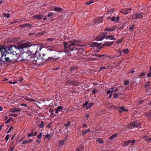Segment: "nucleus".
Wrapping results in <instances>:
<instances>
[{"label": "nucleus", "instance_id": "obj_41", "mask_svg": "<svg viewBox=\"0 0 151 151\" xmlns=\"http://www.w3.org/2000/svg\"><path fill=\"white\" fill-rule=\"evenodd\" d=\"M149 73L147 74V76L148 77H151V69L150 68L149 70Z\"/></svg>", "mask_w": 151, "mask_h": 151}, {"label": "nucleus", "instance_id": "obj_32", "mask_svg": "<svg viewBox=\"0 0 151 151\" xmlns=\"http://www.w3.org/2000/svg\"><path fill=\"white\" fill-rule=\"evenodd\" d=\"M63 109V107L62 106H59L57 107L56 109L59 112H60V111H61V110H62Z\"/></svg>", "mask_w": 151, "mask_h": 151}, {"label": "nucleus", "instance_id": "obj_36", "mask_svg": "<svg viewBox=\"0 0 151 151\" xmlns=\"http://www.w3.org/2000/svg\"><path fill=\"white\" fill-rule=\"evenodd\" d=\"M122 52L126 54H127L129 52V50L128 49H124L122 50Z\"/></svg>", "mask_w": 151, "mask_h": 151}, {"label": "nucleus", "instance_id": "obj_26", "mask_svg": "<svg viewBox=\"0 0 151 151\" xmlns=\"http://www.w3.org/2000/svg\"><path fill=\"white\" fill-rule=\"evenodd\" d=\"M46 33L45 31H43L41 32H40L38 33L37 35L39 36H42L44 35Z\"/></svg>", "mask_w": 151, "mask_h": 151}, {"label": "nucleus", "instance_id": "obj_50", "mask_svg": "<svg viewBox=\"0 0 151 151\" xmlns=\"http://www.w3.org/2000/svg\"><path fill=\"white\" fill-rule=\"evenodd\" d=\"M9 134H7L5 138V139L6 140V142H7L8 141V140L9 139Z\"/></svg>", "mask_w": 151, "mask_h": 151}, {"label": "nucleus", "instance_id": "obj_37", "mask_svg": "<svg viewBox=\"0 0 151 151\" xmlns=\"http://www.w3.org/2000/svg\"><path fill=\"white\" fill-rule=\"evenodd\" d=\"M83 149V148L81 147H79L77 148L76 151H81Z\"/></svg>", "mask_w": 151, "mask_h": 151}, {"label": "nucleus", "instance_id": "obj_1", "mask_svg": "<svg viewBox=\"0 0 151 151\" xmlns=\"http://www.w3.org/2000/svg\"><path fill=\"white\" fill-rule=\"evenodd\" d=\"M21 45L18 46H14L12 45H9L6 47L5 50L6 52H5L3 53L1 57L3 56H6L7 54H10L15 55V54H18L17 53V51L19 50L21 51L22 52V55L23 59L24 60H29V59L31 60V58L33 57L32 55L30 54L28 52V49L24 48L22 49L20 47Z\"/></svg>", "mask_w": 151, "mask_h": 151}, {"label": "nucleus", "instance_id": "obj_54", "mask_svg": "<svg viewBox=\"0 0 151 151\" xmlns=\"http://www.w3.org/2000/svg\"><path fill=\"white\" fill-rule=\"evenodd\" d=\"M70 123L69 122H68L67 123H65L64 124L65 127H67L69 126L70 124Z\"/></svg>", "mask_w": 151, "mask_h": 151}, {"label": "nucleus", "instance_id": "obj_58", "mask_svg": "<svg viewBox=\"0 0 151 151\" xmlns=\"http://www.w3.org/2000/svg\"><path fill=\"white\" fill-rule=\"evenodd\" d=\"M45 54H43V59L47 61L48 60V58L46 57L45 56Z\"/></svg>", "mask_w": 151, "mask_h": 151}, {"label": "nucleus", "instance_id": "obj_21", "mask_svg": "<svg viewBox=\"0 0 151 151\" xmlns=\"http://www.w3.org/2000/svg\"><path fill=\"white\" fill-rule=\"evenodd\" d=\"M90 131V129L88 128L87 129L85 130L84 131H82V135H84L85 134H86L88 132H89Z\"/></svg>", "mask_w": 151, "mask_h": 151}, {"label": "nucleus", "instance_id": "obj_38", "mask_svg": "<svg viewBox=\"0 0 151 151\" xmlns=\"http://www.w3.org/2000/svg\"><path fill=\"white\" fill-rule=\"evenodd\" d=\"M94 2V1L93 0H91L90 1H88L87 2H86V4L87 5H90L91 4H92Z\"/></svg>", "mask_w": 151, "mask_h": 151}, {"label": "nucleus", "instance_id": "obj_8", "mask_svg": "<svg viewBox=\"0 0 151 151\" xmlns=\"http://www.w3.org/2000/svg\"><path fill=\"white\" fill-rule=\"evenodd\" d=\"M142 138L145 139L146 142L148 143L151 142V138L148 136H143Z\"/></svg>", "mask_w": 151, "mask_h": 151}, {"label": "nucleus", "instance_id": "obj_7", "mask_svg": "<svg viewBox=\"0 0 151 151\" xmlns=\"http://www.w3.org/2000/svg\"><path fill=\"white\" fill-rule=\"evenodd\" d=\"M144 14L142 13H137L135 15V19H140L143 17L144 16Z\"/></svg>", "mask_w": 151, "mask_h": 151}, {"label": "nucleus", "instance_id": "obj_53", "mask_svg": "<svg viewBox=\"0 0 151 151\" xmlns=\"http://www.w3.org/2000/svg\"><path fill=\"white\" fill-rule=\"evenodd\" d=\"M4 16L7 18H9L10 16V14H8V13H5L4 14Z\"/></svg>", "mask_w": 151, "mask_h": 151}, {"label": "nucleus", "instance_id": "obj_44", "mask_svg": "<svg viewBox=\"0 0 151 151\" xmlns=\"http://www.w3.org/2000/svg\"><path fill=\"white\" fill-rule=\"evenodd\" d=\"M22 144H25L28 143V141L27 140H24L21 143Z\"/></svg>", "mask_w": 151, "mask_h": 151}, {"label": "nucleus", "instance_id": "obj_23", "mask_svg": "<svg viewBox=\"0 0 151 151\" xmlns=\"http://www.w3.org/2000/svg\"><path fill=\"white\" fill-rule=\"evenodd\" d=\"M120 110H119V112L120 113H121L124 111H127V110L124 109V107H120Z\"/></svg>", "mask_w": 151, "mask_h": 151}, {"label": "nucleus", "instance_id": "obj_20", "mask_svg": "<svg viewBox=\"0 0 151 151\" xmlns=\"http://www.w3.org/2000/svg\"><path fill=\"white\" fill-rule=\"evenodd\" d=\"M103 17H97L98 24L101 23L102 22L103 20Z\"/></svg>", "mask_w": 151, "mask_h": 151}, {"label": "nucleus", "instance_id": "obj_64", "mask_svg": "<svg viewBox=\"0 0 151 151\" xmlns=\"http://www.w3.org/2000/svg\"><path fill=\"white\" fill-rule=\"evenodd\" d=\"M87 127V124H82V128Z\"/></svg>", "mask_w": 151, "mask_h": 151}, {"label": "nucleus", "instance_id": "obj_6", "mask_svg": "<svg viewBox=\"0 0 151 151\" xmlns=\"http://www.w3.org/2000/svg\"><path fill=\"white\" fill-rule=\"evenodd\" d=\"M68 82L71 85H74L75 86H78L79 83L77 81H73L69 80L68 81Z\"/></svg>", "mask_w": 151, "mask_h": 151}, {"label": "nucleus", "instance_id": "obj_57", "mask_svg": "<svg viewBox=\"0 0 151 151\" xmlns=\"http://www.w3.org/2000/svg\"><path fill=\"white\" fill-rule=\"evenodd\" d=\"M37 138L39 139H40L42 137V132H40L39 134V135L37 136Z\"/></svg>", "mask_w": 151, "mask_h": 151}, {"label": "nucleus", "instance_id": "obj_25", "mask_svg": "<svg viewBox=\"0 0 151 151\" xmlns=\"http://www.w3.org/2000/svg\"><path fill=\"white\" fill-rule=\"evenodd\" d=\"M129 140L128 141H126L125 142L124 144H123L122 145V146L123 147H125L127 146L129 144Z\"/></svg>", "mask_w": 151, "mask_h": 151}, {"label": "nucleus", "instance_id": "obj_46", "mask_svg": "<svg viewBox=\"0 0 151 151\" xmlns=\"http://www.w3.org/2000/svg\"><path fill=\"white\" fill-rule=\"evenodd\" d=\"M9 116H12L14 117H16L18 116V115L17 114H10L9 115Z\"/></svg>", "mask_w": 151, "mask_h": 151}, {"label": "nucleus", "instance_id": "obj_15", "mask_svg": "<svg viewBox=\"0 0 151 151\" xmlns=\"http://www.w3.org/2000/svg\"><path fill=\"white\" fill-rule=\"evenodd\" d=\"M113 44V42H106L103 44V47L106 46H111Z\"/></svg>", "mask_w": 151, "mask_h": 151}, {"label": "nucleus", "instance_id": "obj_3", "mask_svg": "<svg viewBox=\"0 0 151 151\" xmlns=\"http://www.w3.org/2000/svg\"><path fill=\"white\" fill-rule=\"evenodd\" d=\"M20 47L22 49L25 48L27 49L28 47L29 52L30 54H31V55H36L37 52H39L38 50V46L37 44H32L30 42H28L21 44Z\"/></svg>", "mask_w": 151, "mask_h": 151}, {"label": "nucleus", "instance_id": "obj_2", "mask_svg": "<svg viewBox=\"0 0 151 151\" xmlns=\"http://www.w3.org/2000/svg\"><path fill=\"white\" fill-rule=\"evenodd\" d=\"M63 44L65 48L70 49L72 51L80 50L81 49V47L84 46V45L81 43L80 41H77L76 40H71L68 42H65Z\"/></svg>", "mask_w": 151, "mask_h": 151}, {"label": "nucleus", "instance_id": "obj_43", "mask_svg": "<svg viewBox=\"0 0 151 151\" xmlns=\"http://www.w3.org/2000/svg\"><path fill=\"white\" fill-rule=\"evenodd\" d=\"M109 19H111L112 21H116V17H109Z\"/></svg>", "mask_w": 151, "mask_h": 151}, {"label": "nucleus", "instance_id": "obj_31", "mask_svg": "<svg viewBox=\"0 0 151 151\" xmlns=\"http://www.w3.org/2000/svg\"><path fill=\"white\" fill-rule=\"evenodd\" d=\"M64 142L63 140H60L59 141V147H60L64 144Z\"/></svg>", "mask_w": 151, "mask_h": 151}, {"label": "nucleus", "instance_id": "obj_39", "mask_svg": "<svg viewBox=\"0 0 151 151\" xmlns=\"http://www.w3.org/2000/svg\"><path fill=\"white\" fill-rule=\"evenodd\" d=\"M55 40V39L53 38H47L46 40L50 42H52Z\"/></svg>", "mask_w": 151, "mask_h": 151}, {"label": "nucleus", "instance_id": "obj_13", "mask_svg": "<svg viewBox=\"0 0 151 151\" xmlns=\"http://www.w3.org/2000/svg\"><path fill=\"white\" fill-rule=\"evenodd\" d=\"M105 38V36L103 34H102L101 35L97 37L96 39V40L100 41L102 40Z\"/></svg>", "mask_w": 151, "mask_h": 151}, {"label": "nucleus", "instance_id": "obj_34", "mask_svg": "<svg viewBox=\"0 0 151 151\" xmlns=\"http://www.w3.org/2000/svg\"><path fill=\"white\" fill-rule=\"evenodd\" d=\"M17 108H12L11 109L10 112L12 113H14L17 112Z\"/></svg>", "mask_w": 151, "mask_h": 151}, {"label": "nucleus", "instance_id": "obj_62", "mask_svg": "<svg viewBox=\"0 0 151 151\" xmlns=\"http://www.w3.org/2000/svg\"><path fill=\"white\" fill-rule=\"evenodd\" d=\"M100 55L99 54H93L92 56L93 57L96 56L98 57H100Z\"/></svg>", "mask_w": 151, "mask_h": 151}, {"label": "nucleus", "instance_id": "obj_22", "mask_svg": "<svg viewBox=\"0 0 151 151\" xmlns=\"http://www.w3.org/2000/svg\"><path fill=\"white\" fill-rule=\"evenodd\" d=\"M106 39H109L110 40H115L116 39L114 38L113 36L112 35H109L106 37Z\"/></svg>", "mask_w": 151, "mask_h": 151}, {"label": "nucleus", "instance_id": "obj_47", "mask_svg": "<svg viewBox=\"0 0 151 151\" xmlns=\"http://www.w3.org/2000/svg\"><path fill=\"white\" fill-rule=\"evenodd\" d=\"M104 31L107 32H112L111 29H109L108 28H106L105 29Z\"/></svg>", "mask_w": 151, "mask_h": 151}, {"label": "nucleus", "instance_id": "obj_63", "mask_svg": "<svg viewBox=\"0 0 151 151\" xmlns=\"http://www.w3.org/2000/svg\"><path fill=\"white\" fill-rule=\"evenodd\" d=\"M97 91V90H96L95 89H94L92 91V93L93 94H94L96 93V92Z\"/></svg>", "mask_w": 151, "mask_h": 151}, {"label": "nucleus", "instance_id": "obj_51", "mask_svg": "<svg viewBox=\"0 0 151 151\" xmlns=\"http://www.w3.org/2000/svg\"><path fill=\"white\" fill-rule=\"evenodd\" d=\"M88 101H86L84 104H83V107L84 108L85 106H86L88 104Z\"/></svg>", "mask_w": 151, "mask_h": 151}, {"label": "nucleus", "instance_id": "obj_45", "mask_svg": "<svg viewBox=\"0 0 151 151\" xmlns=\"http://www.w3.org/2000/svg\"><path fill=\"white\" fill-rule=\"evenodd\" d=\"M122 38H121L120 40H118L116 41V43L117 44L120 43L121 42H122Z\"/></svg>", "mask_w": 151, "mask_h": 151}, {"label": "nucleus", "instance_id": "obj_30", "mask_svg": "<svg viewBox=\"0 0 151 151\" xmlns=\"http://www.w3.org/2000/svg\"><path fill=\"white\" fill-rule=\"evenodd\" d=\"M49 112L51 113V114L54 116H55V115L54 113V110L53 109H50L49 110Z\"/></svg>", "mask_w": 151, "mask_h": 151}, {"label": "nucleus", "instance_id": "obj_55", "mask_svg": "<svg viewBox=\"0 0 151 151\" xmlns=\"http://www.w3.org/2000/svg\"><path fill=\"white\" fill-rule=\"evenodd\" d=\"M53 15V13L52 12H49L47 15V16L48 17H50L52 16Z\"/></svg>", "mask_w": 151, "mask_h": 151}, {"label": "nucleus", "instance_id": "obj_40", "mask_svg": "<svg viewBox=\"0 0 151 151\" xmlns=\"http://www.w3.org/2000/svg\"><path fill=\"white\" fill-rule=\"evenodd\" d=\"M44 122H43L42 121L41 123L39 124V126L40 127V128H42L44 126Z\"/></svg>", "mask_w": 151, "mask_h": 151}, {"label": "nucleus", "instance_id": "obj_61", "mask_svg": "<svg viewBox=\"0 0 151 151\" xmlns=\"http://www.w3.org/2000/svg\"><path fill=\"white\" fill-rule=\"evenodd\" d=\"M13 127H11L8 130V131H7L6 133L8 134L9 133H10L11 132V130L12 129Z\"/></svg>", "mask_w": 151, "mask_h": 151}, {"label": "nucleus", "instance_id": "obj_9", "mask_svg": "<svg viewBox=\"0 0 151 151\" xmlns=\"http://www.w3.org/2000/svg\"><path fill=\"white\" fill-rule=\"evenodd\" d=\"M43 15H35L33 16L32 17L34 19H37L38 20L42 19L43 17Z\"/></svg>", "mask_w": 151, "mask_h": 151}, {"label": "nucleus", "instance_id": "obj_35", "mask_svg": "<svg viewBox=\"0 0 151 151\" xmlns=\"http://www.w3.org/2000/svg\"><path fill=\"white\" fill-rule=\"evenodd\" d=\"M135 27V25L134 24H133L132 25V26H131L129 28V30H130V31H132L134 29Z\"/></svg>", "mask_w": 151, "mask_h": 151}, {"label": "nucleus", "instance_id": "obj_49", "mask_svg": "<svg viewBox=\"0 0 151 151\" xmlns=\"http://www.w3.org/2000/svg\"><path fill=\"white\" fill-rule=\"evenodd\" d=\"M118 97V94L116 93L114 94V98L115 99L117 98Z\"/></svg>", "mask_w": 151, "mask_h": 151}, {"label": "nucleus", "instance_id": "obj_12", "mask_svg": "<svg viewBox=\"0 0 151 151\" xmlns=\"http://www.w3.org/2000/svg\"><path fill=\"white\" fill-rule=\"evenodd\" d=\"M101 44L98 43L96 42H92L90 45L92 47H98L100 46L101 45Z\"/></svg>", "mask_w": 151, "mask_h": 151}, {"label": "nucleus", "instance_id": "obj_33", "mask_svg": "<svg viewBox=\"0 0 151 151\" xmlns=\"http://www.w3.org/2000/svg\"><path fill=\"white\" fill-rule=\"evenodd\" d=\"M117 134H115L112 136L110 137L109 139L110 140H112L114 138L116 137H117Z\"/></svg>", "mask_w": 151, "mask_h": 151}, {"label": "nucleus", "instance_id": "obj_59", "mask_svg": "<svg viewBox=\"0 0 151 151\" xmlns=\"http://www.w3.org/2000/svg\"><path fill=\"white\" fill-rule=\"evenodd\" d=\"M5 49H6V48L5 49H4L1 47H0V52H1L2 53L3 52L4 50H5L4 52H5Z\"/></svg>", "mask_w": 151, "mask_h": 151}, {"label": "nucleus", "instance_id": "obj_28", "mask_svg": "<svg viewBox=\"0 0 151 151\" xmlns=\"http://www.w3.org/2000/svg\"><path fill=\"white\" fill-rule=\"evenodd\" d=\"M114 87H112L111 88V93H113V92H116L118 91V88H116L114 90Z\"/></svg>", "mask_w": 151, "mask_h": 151}, {"label": "nucleus", "instance_id": "obj_24", "mask_svg": "<svg viewBox=\"0 0 151 151\" xmlns=\"http://www.w3.org/2000/svg\"><path fill=\"white\" fill-rule=\"evenodd\" d=\"M96 141L100 144H102L104 143L103 140L100 138H97L96 140Z\"/></svg>", "mask_w": 151, "mask_h": 151}, {"label": "nucleus", "instance_id": "obj_18", "mask_svg": "<svg viewBox=\"0 0 151 151\" xmlns=\"http://www.w3.org/2000/svg\"><path fill=\"white\" fill-rule=\"evenodd\" d=\"M94 105V104L92 102L89 103L88 105L86 107V109L87 110L90 109L92 106Z\"/></svg>", "mask_w": 151, "mask_h": 151}, {"label": "nucleus", "instance_id": "obj_27", "mask_svg": "<svg viewBox=\"0 0 151 151\" xmlns=\"http://www.w3.org/2000/svg\"><path fill=\"white\" fill-rule=\"evenodd\" d=\"M114 9H108L107 11V13L109 14H111L114 11Z\"/></svg>", "mask_w": 151, "mask_h": 151}, {"label": "nucleus", "instance_id": "obj_10", "mask_svg": "<svg viewBox=\"0 0 151 151\" xmlns=\"http://www.w3.org/2000/svg\"><path fill=\"white\" fill-rule=\"evenodd\" d=\"M40 46L39 47V51H41L42 48H45L47 47V45L43 43H39L38 44Z\"/></svg>", "mask_w": 151, "mask_h": 151}, {"label": "nucleus", "instance_id": "obj_16", "mask_svg": "<svg viewBox=\"0 0 151 151\" xmlns=\"http://www.w3.org/2000/svg\"><path fill=\"white\" fill-rule=\"evenodd\" d=\"M37 134V132H33V131L32 132L30 133H29L28 135L27 136L28 137H33L36 136Z\"/></svg>", "mask_w": 151, "mask_h": 151}, {"label": "nucleus", "instance_id": "obj_48", "mask_svg": "<svg viewBox=\"0 0 151 151\" xmlns=\"http://www.w3.org/2000/svg\"><path fill=\"white\" fill-rule=\"evenodd\" d=\"M51 137V135L49 134L48 133L46 134L45 136V137L46 138H48L49 139H50V137Z\"/></svg>", "mask_w": 151, "mask_h": 151}, {"label": "nucleus", "instance_id": "obj_60", "mask_svg": "<svg viewBox=\"0 0 151 151\" xmlns=\"http://www.w3.org/2000/svg\"><path fill=\"white\" fill-rule=\"evenodd\" d=\"M116 28V26L115 25L114 26L112 27V28L111 29V31H113L114 30H115Z\"/></svg>", "mask_w": 151, "mask_h": 151}, {"label": "nucleus", "instance_id": "obj_29", "mask_svg": "<svg viewBox=\"0 0 151 151\" xmlns=\"http://www.w3.org/2000/svg\"><path fill=\"white\" fill-rule=\"evenodd\" d=\"M129 144H131V145H132L135 142V139L129 140Z\"/></svg>", "mask_w": 151, "mask_h": 151}, {"label": "nucleus", "instance_id": "obj_4", "mask_svg": "<svg viewBox=\"0 0 151 151\" xmlns=\"http://www.w3.org/2000/svg\"><path fill=\"white\" fill-rule=\"evenodd\" d=\"M31 61H32V64L37 65L38 66L41 65L42 63V59L40 58H39L37 56H35L31 58Z\"/></svg>", "mask_w": 151, "mask_h": 151}, {"label": "nucleus", "instance_id": "obj_56", "mask_svg": "<svg viewBox=\"0 0 151 151\" xmlns=\"http://www.w3.org/2000/svg\"><path fill=\"white\" fill-rule=\"evenodd\" d=\"M5 61L7 62H9L11 61V60H10V58L8 57H5Z\"/></svg>", "mask_w": 151, "mask_h": 151}, {"label": "nucleus", "instance_id": "obj_42", "mask_svg": "<svg viewBox=\"0 0 151 151\" xmlns=\"http://www.w3.org/2000/svg\"><path fill=\"white\" fill-rule=\"evenodd\" d=\"M129 83V81L128 80L124 81V84L125 86L127 85Z\"/></svg>", "mask_w": 151, "mask_h": 151}, {"label": "nucleus", "instance_id": "obj_52", "mask_svg": "<svg viewBox=\"0 0 151 151\" xmlns=\"http://www.w3.org/2000/svg\"><path fill=\"white\" fill-rule=\"evenodd\" d=\"M12 120H13V118L12 117H10L8 120L6 121L5 123H9Z\"/></svg>", "mask_w": 151, "mask_h": 151}, {"label": "nucleus", "instance_id": "obj_5", "mask_svg": "<svg viewBox=\"0 0 151 151\" xmlns=\"http://www.w3.org/2000/svg\"><path fill=\"white\" fill-rule=\"evenodd\" d=\"M141 125V123L138 121H135L132 123L131 125V128H134L135 127H138Z\"/></svg>", "mask_w": 151, "mask_h": 151}, {"label": "nucleus", "instance_id": "obj_17", "mask_svg": "<svg viewBox=\"0 0 151 151\" xmlns=\"http://www.w3.org/2000/svg\"><path fill=\"white\" fill-rule=\"evenodd\" d=\"M78 67L73 66L70 67V71L71 73H73L76 70L78 69Z\"/></svg>", "mask_w": 151, "mask_h": 151}, {"label": "nucleus", "instance_id": "obj_14", "mask_svg": "<svg viewBox=\"0 0 151 151\" xmlns=\"http://www.w3.org/2000/svg\"><path fill=\"white\" fill-rule=\"evenodd\" d=\"M28 95L25 96L24 98V99L27 101H35L33 99L30 98L29 97H27Z\"/></svg>", "mask_w": 151, "mask_h": 151}, {"label": "nucleus", "instance_id": "obj_11", "mask_svg": "<svg viewBox=\"0 0 151 151\" xmlns=\"http://www.w3.org/2000/svg\"><path fill=\"white\" fill-rule=\"evenodd\" d=\"M58 59V58H54L52 57H48V60L47 61L50 62H52L55 61V60Z\"/></svg>", "mask_w": 151, "mask_h": 151}, {"label": "nucleus", "instance_id": "obj_19", "mask_svg": "<svg viewBox=\"0 0 151 151\" xmlns=\"http://www.w3.org/2000/svg\"><path fill=\"white\" fill-rule=\"evenodd\" d=\"M63 9L61 8L55 7L53 10L54 11L57 12H60Z\"/></svg>", "mask_w": 151, "mask_h": 151}]
</instances>
